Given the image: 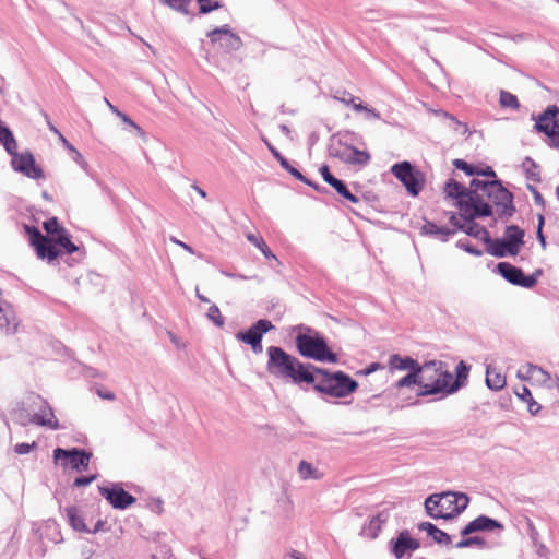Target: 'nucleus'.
<instances>
[{"instance_id":"72a5a7b5","label":"nucleus","mask_w":559,"mask_h":559,"mask_svg":"<svg viewBox=\"0 0 559 559\" xmlns=\"http://www.w3.org/2000/svg\"><path fill=\"white\" fill-rule=\"evenodd\" d=\"M246 238L250 243H252L254 247H257L266 259H272V260L277 261L276 255L272 253V251L270 250V248L267 247V245L265 243V241L263 240L262 237L254 235L252 233H249L246 235Z\"/></svg>"},{"instance_id":"6ab92c4d","label":"nucleus","mask_w":559,"mask_h":559,"mask_svg":"<svg viewBox=\"0 0 559 559\" xmlns=\"http://www.w3.org/2000/svg\"><path fill=\"white\" fill-rule=\"evenodd\" d=\"M495 530H503V525L495 519H491L486 515H479L472 522H469L464 528L461 531V535L467 536L475 532L483 531H495Z\"/></svg>"},{"instance_id":"5701e85b","label":"nucleus","mask_w":559,"mask_h":559,"mask_svg":"<svg viewBox=\"0 0 559 559\" xmlns=\"http://www.w3.org/2000/svg\"><path fill=\"white\" fill-rule=\"evenodd\" d=\"M488 245L487 252L497 258L503 257H514L519 253L516 249L513 248L511 243H509L504 238L495 239L490 242H486Z\"/></svg>"},{"instance_id":"6e6d98bb","label":"nucleus","mask_w":559,"mask_h":559,"mask_svg":"<svg viewBox=\"0 0 559 559\" xmlns=\"http://www.w3.org/2000/svg\"><path fill=\"white\" fill-rule=\"evenodd\" d=\"M96 393L103 400L114 401L116 397L111 391L104 390L103 388H98Z\"/></svg>"},{"instance_id":"473e14b6","label":"nucleus","mask_w":559,"mask_h":559,"mask_svg":"<svg viewBox=\"0 0 559 559\" xmlns=\"http://www.w3.org/2000/svg\"><path fill=\"white\" fill-rule=\"evenodd\" d=\"M491 183L492 180L473 179L469 185L471 191L467 195H475L478 200H483V197L488 193Z\"/></svg>"},{"instance_id":"f257e3e1","label":"nucleus","mask_w":559,"mask_h":559,"mask_svg":"<svg viewBox=\"0 0 559 559\" xmlns=\"http://www.w3.org/2000/svg\"><path fill=\"white\" fill-rule=\"evenodd\" d=\"M388 369L391 374L396 371L407 372L393 384L397 392L417 385L416 395L428 396L451 394L459 389L457 382L452 383V373L443 369L441 361L432 360L420 365L409 356L393 354L389 357Z\"/></svg>"},{"instance_id":"bf43d9fd","label":"nucleus","mask_w":559,"mask_h":559,"mask_svg":"<svg viewBox=\"0 0 559 559\" xmlns=\"http://www.w3.org/2000/svg\"><path fill=\"white\" fill-rule=\"evenodd\" d=\"M105 104L110 109L112 114H115L118 118L123 114L120 111L115 105H112L107 98H104Z\"/></svg>"},{"instance_id":"f3484780","label":"nucleus","mask_w":559,"mask_h":559,"mask_svg":"<svg viewBox=\"0 0 559 559\" xmlns=\"http://www.w3.org/2000/svg\"><path fill=\"white\" fill-rule=\"evenodd\" d=\"M12 156V167L15 171L22 173L28 178L39 179L44 177L43 170L35 164L34 156L26 152L19 154L17 150L15 153L10 154Z\"/></svg>"},{"instance_id":"f8f14e48","label":"nucleus","mask_w":559,"mask_h":559,"mask_svg":"<svg viewBox=\"0 0 559 559\" xmlns=\"http://www.w3.org/2000/svg\"><path fill=\"white\" fill-rule=\"evenodd\" d=\"M53 459L59 462L63 467H72L75 471L86 469L90 464L91 453L83 450L73 448L64 450L57 448L53 451Z\"/></svg>"},{"instance_id":"a19ab883","label":"nucleus","mask_w":559,"mask_h":559,"mask_svg":"<svg viewBox=\"0 0 559 559\" xmlns=\"http://www.w3.org/2000/svg\"><path fill=\"white\" fill-rule=\"evenodd\" d=\"M206 317L218 328H222L225 323L224 318L221 313V310L216 305H212L209 308Z\"/></svg>"},{"instance_id":"1a4fd4ad","label":"nucleus","mask_w":559,"mask_h":559,"mask_svg":"<svg viewBox=\"0 0 559 559\" xmlns=\"http://www.w3.org/2000/svg\"><path fill=\"white\" fill-rule=\"evenodd\" d=\"M391 173L404 185L411 195L416 197L419 194L424 187L425 178L411 163L402 162L394 164L391 167Z\"/></svg>"},{"instance_id":"09e8293b","label":"nucleus","mask_w":559,"mask_h":559,"mask_svg":"<svg viewBox=\"0 0 559 559\" xmlns=\"http://www.w3.org/2000/svg\"><path fill=\"white\" fill-rule=\"evenodd\" d=\"M198 2L200 4V12L203 14L210 13L211 11L221 8V4L218 2L210 4V0H198Z\"/></svg>"},{"instance_id":"680f3d73","label":"nucleus","mask_w":559,"mask_h":559,"mask_svg":"<svg viewBox=\"0 0 559 559\" xmlns=\"http://www.w3.org/2000/svg\"><path fill=\"white\" fill-rule=\"evenodd\" d=\"M285 559H305V557L300 552L293 550L285 556Z\"/></svg>"},{"instance_id":"58836bf2","label":"nucleus","mask_w":559,"mask_h":559,"mask_svg":"<svg viewBox=\"0 0 559 559\" xmlns=\"http://www.w3.org/2000/svg\"><path fill=\"white\" fill-rule=\"evenodd\" d=\"M44 229L46 230L48 238H53L61 234V230H66L63 227L59 225L58 219L56 217L46 221L44 223Z\"/></svg>"},{"instance_id":"338daca9","label":"nucleus","mask_w":559,"mask_h":559,"mask_svg":"<svg viewBox=\"0 0 559 559\" xmlns=\"http://www.w3.org/2000/svg\"><path fill=\"white\" fill-rule=\"evenodd\" d=\"M533 194H534V200L537 204H544V199L537 190L533 189Z\"/></svg>"},{"instance_id":"e433bc0d","label":"nucleus","mask_w":559,"mask_h":559,"mask_svg":"<svg viewBox=\"0 0 559 559\" xmlns=\"http://www.w3.org/2000/svg\"><path fill=\"white\" fill-rule=\"evenodd\" d=\"M499 103H500V106L503 108L518 109L520 107V103H519L516 96L507 91L500 92Z\"/></svg>"},{"instance_id":"603ef678","label":"nucleus","mask_w":559,"mask_h":559,"mask_svg":"<svg viewBox=\"0 0 559 559\" xmlns=\"http://www.w3.org/2000/svg\"><path fill=\"white\" fill-rule=\"evenodd\" d=\"M319 173L321 174L323 180L329 185L336 178L331 174L328 165H322L319 168Z\"/></svg>"},{"instance_id":"20e7f679","label":"nucleus","mask_w":559,"mask_h":559,"mask_svg":"<svg viewBox=\"0 0 559 559\" xmlns=\"http://www.w3.org/2000/svg\"><path fill=\"white\" fill-rule=\"evenodd\" d=\"M465 493L447 491L430 495L425 500L426 513L432 519H452L463 512L468 504Z\"/></svg>"},{"instance_id":"39448f33","label":"nucleus","mask_w":559,"mask_h":559,"mask_svg":"<svg viewBox=\"0 0 559 559\" xmlns=\"http://www.w3.org/2000/svg\"><path fill=\"white\" fill-rule=\"evenodd\" d=\"M294 330L298 331L296 346L301 356L321 362L335 364L337 361L336 354L330 350L325 340L318 332H313L305 325L295 326Z\"/></svg>"},{"instance_id":"6e6552de","label":"nucleus","mask_w":559,"mask_h":559,"mask_svg":"<svg viewBox=\"0 0 559 559\" xmlns=\"http://www.w3.org/2000/svg\"><path fill=\"white\" fill-rule=\"evenodd\" d=\"M329 154L348 165L365 166L370 160V154L367 151L355 148L342 140L332 139L329 145Z\"/></svg>"},{"instance_id":"8fccbe9b","label":"nucleus","mask_w":559,"mask_h":559,"mask_svg":"<svg viewBox=\"0 0 559 559\" xmlns=\"http://www.w3.org/2000/svg\"><path fill=\"white\" fill-rule=\"evenodd\" d=\"M453 164L457 169L465 171L469 176L476 174V170L463 159H454Z\"/></svg>"},{"instance_id":"b1692460","label":"nucleus","mask_w":559,"mask_h":559,"mask_svg":"<svg viewBox=\"0 0 559 559\" xmlns=\"http://www.w3.org/2000/svg\"><path fill=\"white\" fill-rule=\"evenodd\" d=\"M419 547V543L409 537L406 532H402L395 540L392 551L397 559L402 558L406 552L413 551Z\"/></svg>"},{"instance_id":"ea45409f","label":"nucleus","mask_w":559,"mask_h":559,"mask_svg":"<svg viewBox=\"0 0 559 559\" xmlns=\"http://www.w3.org/2000/svg\"><path fill=\"white\" fill-rule=\"evenodd\" d=\"M165 5H168L169 8L181 12L183 14L188 13V5L192 0H159Z\"/></svg>"},{"instance_id":"4c0bfd02","label":"nucleus","mask_w":559,"mask_h":559,"mask_svg":"<svg viewBox=\"0 0 559 559\" xmlns=\"http://www.w3.org/2000/svg\"><path fill=\"white\" fill-rule=\"evenodd\" d=\"M354 110L357 112H364L366 120H380V112L369 106L364 105L362 103L354 104Z\"/></svg>"},{"instance_id":"0e129e2a","label":"nucleus","mask_w":559,"mask_h":559,"mask_svg":"<svg viewBox=\"0 0 559 559\" xmlns=\"http://www.w3.org/2000/svg\"><path fill=\"white\" fill-rule=\"evenodd\" d=\"M191 187L201 198H203V199L206 198L207 194H206L205 190H203L201 187H199L198 185H192Z\"/></svg>"},{"instance_id":"2eb2a0df","label":"nucleus","mask_w":559,"mask_h":559,"mask_svg":"<svg viewBox=\"0 0 559 559\" xmlns=\"http://www.w3.org/2000/svg\"><path fill=\"white\" fill-rule=\"evenodd\" d=\"M497 269L499 273L502 275V277L506 278L508 282L524 288H532L533 286H535L537 282V275L540 274V271H537L536 274L526 276L524 275L521 269L513 266L508 262H500L497 265Z\"/></svg>"},{"instance_id":"de8ad7c7","label":"nucleus","mask_w":559,"mask_h":559,"mask_svg":"<svg viewBox=\"0 0 559 559\" xmlns=\"http://www.w3.org/2000/svg\"><path fill=\"white\" fill-rule=\"evenodd\" d=\"M455 371H456V379L454 380L452 378V383H455L457 382V384L460 385V379L461 378H466L467 377V373H468V367L463 362V361H460L455 368Z\"/></svg>"},{"instance_id":"c756f323","label":"nucleus","mask_w":559,"mask_h":559,"mask_svg":"<svg viewBox=\"0 0 559 559\" xmlns=\"http://www.w3.org/2000/svg\"><path fill=\"white\" fill-rule=\"evenodd\" d=\"M423 233L440 238L442 241H447L448 237L454 234L453 229L447 227H440L432 222H427L423 228Z\"/></svg>"},{"instance_id":"7c9ffc66","label":"nucleus","mask_w":559,"mask_h":559,"mask_svg":"<svg viewBox=\"0 0 559 559\" xmlns=\"http://www.w3.org/2000/svg\"><path fill=\"white\" fill-rule=\"evenodd\" d=\"M486 384L493 391H499L506 385V377L493 368L487 367L486 370Z\"/></svg>"},{"instance_id":"423d86ee","label":"nucleus","mask_w":559,"mask_h":559,"mask_svg":"<svg viewBox=\"0 0 559 559\" xmlns=\"http://www.w3.org/2000/svg\"><path fill=\"white\" fill-rule=\"evenodd\" d=\"M312 372L316 374L314 390L330 396L346 397L358 388V383L343 371L331 373L313 367Z\"/></svg>"},{"instance_id":"4468645a","label":"nucleus","mask_w":559,"mask_h":559,"mask_svg":"<svg viewBox=\"0 0 559 559\" xmlns=\"http://www.w3.org/2000/svg\"><path fill=\"white\" fill-rule=\"evenodd\" d=\"M98 490L100 496L115 509L124 510L136 501V499L127 492L119 484L99 486Z\"/></svg>"},{"instance_id":"412c9836","label":"nucleus","mask_w":559,"mask_h":559,"mask_svg":"<svg viewBox=\"0 0 559 559\" xmlns=\"http://www.w3.org/2000/svg\"><path fill=\"white\" fill-rule=\"evenodd\" d=\"M262 141L265 143V145L267 146V148L270 150V152L272 153V155L280 162L281 166L286 169L292 176H294L296 179L302 181L304 183L308 185V186H312L314 187L316 189H318V187L316 185H313L310 180H308L298 169H296L295 167H293L288 162L287 159L267 141V139H265L264 136L262 138Z\"/></svg>"},{"instance_id":"49530a36","label":"nucleus","mask_w":559,"mask_h":559,"mask_svg":"<svg viewBox=\"0 0 559 559\" xmlns=\"http://www.w3.org/2000/svg\"><path fill=\"white\" fill-rule=\"evenodd\" d=\"M34 448H36V442L32 443H17L14 447V452L19 455H24L29 453Z\"/></svg>"},{"instance_id":"a878e982","label":"nucleus","mask_w":559,"mask_h":559,"mask_svg":"<svg viewBox=\"0 0 559 559\" xmlns=\"http://www.w3.org/2000/svg\"><path fill=\"white\" fill-rule=\"evenodd\" d=\"M418 528L426 532L439 545L449 546L451 544L450 535L442 530H439L430 522H423L418 524Z\"/></svg>"},{"instance_id":"c85d7f7f","label":"nucleus","mask_w":559,"mask_h":559,"mask_svg":"<svg viewBox=\"0 0 559 559\" xmlns=\"http://www.w3.org/2000/svg\"><path fill=\"white\" fill-rule=\"evenodd\" d=\"M519 252L523 245L524 231L515 225L508 226L503 237Z\"/></svg>"},{"instance_id":"dca6fc26","label":"nucleus","mask_w":559,"mask_h":559,"mask_svg":"<svg viewBox=\"0 0 559 559\" xmlns=\"http://www.w3.org/2000/svg\"><path fill=\"white\" fill-rule=\"evenodd\" d=\"M516 377L523 381H528L532 384H537L546 388H554L555 378L542 367L533 364H525L521 366L516 372Z\"/></svg>"},{"instance_id":"052dcab7","label":"nucleus","mask_w":559,"mask_h":559,"mask_svg":"<svg viewBox=\"0 0 559 559\" xmlns=\"http://www.w3.org/2000/svg\"><path fill=\"white\" fill-rule=\"evenodd\" d=\"M59 139L69 152L72 153L76 150L62 134H59Z\"/></svg>"},{"instance_id":"4d7b16f0","label":"nucleus","mask_w":559,"mask_h":559,"mask_svg":"<svg viewBox=\"0 0 559 559\" xmlns=\"http://www.w3.org/2000/svg\"><path fill=\"white\" fill-rule=\"evenodd\" d=\"M73 154V160L80 165L83 169H86L87 168V163L86 160L84 159L83 155L78 151L75 150L74 152H72Z\"/></svg>"},{"instance_id":"13d9d810","label":"nucleus","mask_w":559,"mask_h":559,"mask_svg":"<svg viewBox=\"0 0 559 559\" xmlns=\"http://www.w3.org/2000/svg\"><path fill=\"white\" fill-rule=\"evenodd\" d=\"M337 99H338L341 103H343V104H345V105H347V106H349V105H350L353 109H354V104H358V103L356 102V97L352 96L350 94H347V95H346V94L344 93V96H343V97H341V98H337Z\"/></svg>"},{"instance_id":"a211bd4d","label":"nucleus","mask_w":559,"mask_h":559,"mask_svg":"<svg viewBox=\"0 0 559 559\" xmlns=\"http://www.w3.org/2000/svg\"><path fill=\"white\" fill-rule=\"evenodd\" d=\"M558 112L559 108L557 106H549L538 116V119L536 120L535 128L539 132L545 133L550 140L558 129L559 120L556 118Z\"/></svg>"},{"instance_id":"864d4df0","label":"nucleus","mask_w":559,"mask_h":559,"mask_svg":"<svg viewBox=\"0 0 559 559\" xmlns=\"http://www.w3.org/2000/svg\"><path fill=\"white\" fill-rule=\"evenodd\" d=\"M527 527H528V535L531 540L536 544L539 537V534L534 525V523L527 519Z\"/></svg>"},{"instance_id":"ddd939ff","label":"nucleus","mask_w":559,"mask_h":559,"mask_svg":"<svg viewBox=\"0 0 559 559\" xmlns=\"http://www.w3.org/2000/svg\"><path fill=\"white\" fill-rule=\"evenodd\" d=\"M490 202L497 206L499 215L511 216L514 207L512 205V194L498 180H492L488 193L485 194Z\"/></svg>"},{"instance_id":"3c124183","label":"nucleus","mask_w":559,"mask_h":559,"mask_svg":"<svg viewBox=\"0 0 559 559\" xmlns=\"http://www.w3.org/2000/svg\"><path fill=\"white\" fill-rule=\"evenodd\" d=\"M384 369V366L380 362H372L371 365H369L367 368H365L364 370H360L357 372V374H364V376H368L374 371H378V370H382Z\"/></svg>"},{"instance_id":"393cba45","label":"nucleus","mask_w":559,"mask_h":559,"mask_svg":"<svg viewBox=\"0 0 559 559\" xmlns=\"http://www.w3.org/2000/svg\"><path fill=\"white\" fill-rule=\"evenodd\" d=\"M466 222L464 226H459L460 230H463L468 236L475 237L483 240L485 243L490 242V235L488 230L477 223H474V218L463 217Z\"/></svg>"},{"instance_id":"aec40b11","label":"nucleus","mask_w":559,"mask_h":559,"mask_svg":"<svg viewBox=\"0 0 559 559\" xmlns=\"http://www.w3.org/2000/svg\"><path fill=\"white\" fill-rule=\"evenodd\" d=\"M31 423L38 426L49 427L53 430L60 428L52 408L46 402H43L39 411L32 416Z\"/></svg>"},{"instance_id":"c03bdc74","label":"nucleus","mask_w":559,"mask_h":559,"mask_svg":"<svg viewBox=\"0 0 559 559\" xmlns=\"http://www.w3.org/2000/svg\"><path fill=\"white\" fill-rule=\"evenodd\" d=\"M123 123H126L128 127L131 128L132 131L135 132L136 135L140 138H145V132L143 129L138 126L129 116H127L124 112L119 117Z\"/></svg>"},{"instance_id":"9d476101","label":"nucleus","mask_w":559,"mask_h":559,"mask_svg":"<svg viewBox=\"0 0 559 559\" xmlns=\"http://www.w3.org/2000/svg\"><path fill=\"white\" fill-rule=\"evenodd\" d=\"M274 329L271 321L266 319L258 320L247 331H240L236 334V338L245 344L251 346V349L255 354H260L263 350L262 337L265 333Z\"/></svg>"},{"instance_id":"a18cd8bd","label":"nucleus","mask_w":559,"mask_h":559,"mask_svg":"<svg viewBox=\"0 0 559 559\" xmlns=\"http://www.w3.org/2000/svg\"><path fill=\"white\" fill-rule=\"evenodd\" d=\"M456 247L475 255V257H480L483 254V251L479 250V249H476L474 248L473 246H471L467 241L465 240H459L456 242Z\"/></svg>"},{"instance_id":"774afa93","label":"nucleus","mask_w":559,"mask_h":559,"mask_svg":"<svg viewBox=\"0 0 559 559\" xmlns=\"http://www.w3.org/2000/svg\"><path fill=\"white\" fill-rule=\"evenodd\" d=\"M537 238H538L539 242L542 243V246L545 247L546 246V241H545V237L543 235V231L540 229V226H538Z\"/></svg>"},{"instance_id":"69168bd1","label":"nucleus","mask_w":559,"mask_h":559,"mask_svg":"<svg viewBox=\"0 0 559 559\" xmlns=\"http://www.w3.org/2000/svg\"><path fill=\"white\" fill-rule=\"evenodd\" d=\"M551 142V145L555 146V147H559V124H558V129L557 131L555 132V135L552 136V139L550 140Z\"/></svg>"},{"instance_id":"cd10ccee","label":"nucleus","mask_w":559,"mask_h":559,"mask_svg":"<svg viewBox=\"0 0 559 559\" xmlns=\"http://www.w3.org/2000/svg\"><path fill=\"white\" fill-rule=\"evenodd\" d=\"M433 112L437 116H439L443 120L444 124H447L449 128H451L455 133L461 134V135H466L469 133L467 124L459 121L451 114H449L447 111H442V110L433 111Z\"/></svg>"},{"instance_id":"79ce46f5","label":"nucleus","mask_w":559,"mask_h":559,"mask_svg":"<svg viewBox=\"0 0 559 559\" xmlns=\"http://www.w3.org/2000/svg\"><path fill=\"white\" fill-rule=\"evenodd\" d=\"M381 523L382 520L380 519V515L372 518L369 522L368 527L365 528L366 534L371 538H376L378 535V531L381 527Z\"/></svg>"},{"instance_id":"f03ea898","label":"nucleus","mask_w":559,"mask_h":559,"mask_svg":"<svg viewBox=\"0 0 559 559\" xmlns=\"http://www.w3.org/2000/svg\"><path fill=\"white\" fill-rule=\"evenodd\" d=\"M266 370L271 376L289 380L294 384L316 382V374L312 372L313 366L300 362L282 347L270 346L266 349Z\"/></svg>"},{"instance_id":"f704fd0d","label":"nucleus","mask_w":559,"mask_h":559,"mask_svg":"<svg viewBox=\"0 0 559 559\" xmlns=\"http://www.w3.org/2000/svg\"><path fill=\"white\" fill-rule=\"evenodd\" d=\"M67 515L70 522V525L79 532H90L86 527L83 519L79 515L76 508L71 507L67 509Z\"/></svg>"},{"instance_id":"bb28decb","label":"nucleus","mask_w":559,"mask_h":559,"mask_svg":"<svg viewBox=\"0 0 559 559\" xmlns=\"http://www.w3.org/2000/svg\"><path fill=\"white\" fill-rule=\"evenodd\" d=\"M514 394L520 401L527 405V411L531 415L535 416L539 413L542 406L533 399V395L528 388H526L525 385H520L515 388Z\"/></svg>"},{"instance_id":"c9c22d12","label":"nucleus","mask_w":559,"mask_h":559,"mask_svg":"<svg viewBox=\"0 0 559 559\" xmlns=\"http://www.w3.org/2000/svg\"><path fill=\"white\" fill-rule=\"evenodd\" d=\"M330 186L332 188H334L336 190V192L342 195L343 198H345L346 200H348L349 202L352 203H358L359 202V198L356 197L355 194H353L347 186L340 179L335 178L331 183Z\"/></svg>"},{"instance_id":"9b49d317","label":"nucleus","mask_w":559,"mask_h":559,"mask_svg":"<svg viewBox=\"0 0 559 559\" xmlns=\"http://www.w3.org/2000/svg\"><path fill=\"white\" fill-rule=\"evenodd\" d=\"M206 36L213 45H217L222 51L227 53L242 47L241 38L227 24L207 32Z\"/></svg>"},{"instance_id":"4be33fe9","label":"nucleus","mask_w":559,"mask_h":559,"mask_svg":"<svg viewBox=\"0 0 559 559\" xmlns=\"http://www.w3.org/2000/svg\"><path fill=\"white\" fill-rule=\"evenodd\" d=\"M0 329L7 334H12L17 329L14 311L7 302H0Z\"/></svg>"},{"instance_id":"37998d69","label":"nucleus","mask_w":559,"mask_h":559,"mask_svg":"<svg viewBox=\"0 0 559 559\" xmlns=\"http://www.w3.org/2000/svg\"><path fill=\"white\" fill-rule=\"evenodd\" d=\"M473 545L484 546L485 540L477 536L467 537V538L460 540L457 544H455V547L462 549V548L471 547Z\"/></svg>"},{"instance_id":"e2e57ef3","label":"nucleus","mask_w":559,"mask_h":559,"mask_svg":"<svg viewBox=\"0 0 559 559\" xmlns=\"http://www.w3.org/2000/svg\"><path fill=\"white\" fill-rule=\"evenodd\" d=\"M450 223L459 229V226H464L465 223H461L460 219L456 217L455 214H451L450 216Z\"/></svg>"},{"instance_id":"0eeeda50","label":"nucleus","mask_w":559,"mask_h":559,"mask_svg":"<svg viewBox=\"0 0 559 559\" xmlns=\"http://www.w3.org/2000/svg\"><path fill=\"white\" fill-rule=\"evenodd\" d=\"M444 193L449 198L456 200L461 216L468 218L485 217L492 214L491 207L484 200H478L475 195H467L464 186L450 179L444 186Z\"/></svg>"},{"instance_id":"5fc2aeb1","label":"nucleus","mask_w":559,"mask_h":559,"mask_svg":"<svg viewBox=\"0 0 559 559\" xmlns=\"http://www.w3.org/2000/svg\"><path fill=\"white\" fill-rule=\"evenodd\" d=\"M96 479V475H92V476H86V477H78L75 480H74V486L75 487H83V486H87L90 485L93 480Z\"/></svg>"},{"instance_id":"7ed1b4c3","label":"nucleus","mask_w":559,"mask_h":559,"mask_svg":"<svg viewBox=\"0 0 559 559\" xmlns=\"http://www.w3.org/2000/svg\"><path fill=\"white\" fill-rule=\"evenodd\" d=\"M26 233L29 236L31 245L34 247L36 254L39 259L46 260L51 263L61 253L62 249L66 253H74L79 251L67 230H61V234L53 238L44 236L36 227L25 226Z\"/></svg>"},{"instance_id":"2f4dec72","label":"nucleus","mask_w":559,"mask_h":559,"mask_svg":"<svg viewBox=\"0 0 559 559\" xmlns=\"http://www.w3.org/2000/svg\"><path fill=\"white\" fill-rule=\"evenodd\" d=\"M298 474L302 480L321 479L323 474L311 463L301 461L298 465Z\"/></svg>"}]
</instances>
